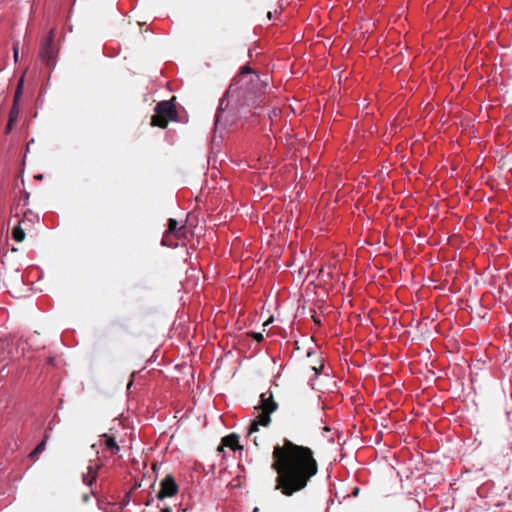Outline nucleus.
I'll return each mask as SVG.
<instances>
[{
    "label": "nucleus",
    "instance_id": "17",
    "mask_svg": "<svg viewBox=\"0 0 512 512\" xmlns=\"http://www.w3.org/2000/svg\"><path fill=\"white\" fill-rule=\"evenodd\" d=\"M256 342H261L263 340V334L262 333H257V332H252L249 334Z\"/></svg>",
    "mask_w": 512,
    "mask_h": 512
},
{
    "label": "nucleus",
    "instance_id": "18",
    "mask_svg": "<svg viewBox=\"0 0 512 512\" xmlns=\"http://www.w3.org/2000/svg\"><path fill=\"white\" fill-rule=\"evenodd\" d=\"M23 201H24L23 206L25 207L28 204V201H29V193L28 192H24V199H23Z\"/></svg>",
    "mask_w": 512,
    "mask_h": 512
},
{
    "label": "nucleus",
    "instance_id": "23",
    "mask_svg": "<svg viewBox=\"0 0 512 512\" xmlns=\"http://www.w3.org/2000/svg\"><path fill=\"white\" fill-rule=\"evenodd\" d=\"M267 16H268V18H269V19H272V17H273V16H272V12H270V11H269V12L267 13Z\"/></svg>",
    "mask_w": 512,
    "mask_h": 512
},
{
    "label": "nucleus",
    "instance_id": "24",
    "mask_svg": "<svg viewBox=\"0 0 512 512\" xmlns=\"http://www.w3.org/2000/svg\"><path fill=\"white\" fill-rule=\"evenodd\" d=\"M271 320H272V318H270L268 321L264 322L263 326H267Z\"/></svg>",
    "mask_w": 512,
    "mask_h": 512
},
{
    "label": "nucleus",
    "instance_id": "15",
    "mask_svg": "<svg viewBox=\"0 0 512 512\" xmlns=\"http://www.w3.org/2000/svg\"><path fill=\"white\" fill-rule=\"evenodd\" d=\"M23 83H24V80H23V77L19 80L18 82V85H17V88H16V91H15V94H14V99L13 101H16V105H18V102H19V99L22 95V90H23Z\"/></svg>",
    "mask_w": 512,
    "mask_h": 512
},
{
    "label": "nucleus",
    "instance_id": "12",
    "mask_svg": "<svg viewBox=\"0 0 512 512\" xmlns=\"http://www.w3.org/2000/svg\"><path fill=\"white\" fill-rule=\"evenodd\" d=\"M98 468H99L98 465H96V466L89 465L87 467V472L83 473V476H82L83 482L85 484H87L88 486H91L96 481Z\"/></svg>",
    "mask_w": 512,
    "mask_h": 512
},
{
    "label": "nucleus",
    "instance_id": "22",
    "mask_svg": "<svg viewBox=\"0 0 512 512\" xmlns=\"http://www.w3.org/2000/svg\"><path fill=\"white\" fill-rule=\"evenodd\" d=\"M48 363L54 365V358H49Z\"/></svg>",
    "mask_w": 512,
    "mask_h": 512
},
{
    "label": "nucleus",
    "instance_id": "3",
    "mask_svg": "<svg viewBox=\"0 0 512 512\" xmlns=\"http://www.w3.org/2000/svg\"><path fill=\"white\" fill-rule=\"evenodd\" d=\"M278 408L277 402L273 398L271 391L263 392L260 395V403L255 406V410L258 412L256 418L251 422L248 431V438L258 447L260 446L262 439L259 438L256 433L259 431V427H268L271 423V414Z\"/></svg>",
    "mask_w": 512,
    "mask_h": 512
},
{
    "label": "nucleus",
    "instance_id": "5",
    "mask_svg": "<svg viewBox=\"0 0 512 512\" xmlns=\"http://www.w3.org/2000/svg\"><path fill=\"white\" fill-rule=\"evenodd\" d=\"M22 218L18 219L19 213L16 212L14 217L16 218V223L12 229V238L17 242H22L25 238V231L31 230L33 225L39 221L38 214L34 213L30 209H26L22 211Z\"/></svg>",
    "mask_w": 512,
    "mask_h": 512
},
{
    "label": "nucleus",
    "instance_id": "16",
    "mask_svg": "<svg viewBox=\"0 0 512 512\" xmlns=\"http://www.w3.org/2000/svg\"><path fill=\"white\" fill-rule=\"evenodd\" d=\"M18 56H19V42L17 41L13 44V57H14L15 62L18 61Z\"/></svg>",
    "mask_w": 512,
    "mask_h": 512
},
{
    "label": "nucleus",
    "instance_id": "27",
    "mask_svg": "<svg viewBox=\"0 0 512 512\" xmlns=\"http://www.w3.org/2000/svg\"><path fill=\"white\" fill-rule=\"evenodd\" d=\"M167 243H172V242L170 241V237H168V238H167Z\"/></svg>",
    "mask_w": 512,
    "mask_h": 512
},
{
    "label": "nucleus",
    "instance_id": "25",
    "mask_svg": "<svg viewBox=\"0 0 512 512\" xmlns=\"http://www.w3.org/2000/svg\"><path fill=\"white\" fill-rule=\"evenodd\" d=\"M253 512H259V508H258V507H255V508L253 509Z\"/></svg>",
    "mask_w": 512,
    "mask_h": 512
},
{
    "label": "nucleus",
    "instance_id": "19",
    "mask_svg": "<svg viewBox=\"0 0 512 512\" xmlns=\"http://www.w3.org/2000/svg\"><path fill=\"white\" fill-rule=\"evenodd\" d=\"M312 319H313V321H314V323H315V324H317V325H321V321H320V319H319L318 317H316V316H312Z\"/></svg>",
    "mask_w": 512,
    "mask_h": 512
},
{
    "label": "nucleus",
    "instance_id": "2",
    "mask_svg": "<svg viewBox=\"0 0 512 512\" xmlns=\"http://www.w3.org/2000/svg\"><path fill=\"white\" fill-rule=\"evenodd\" d=\"M267 85V81L262 80L249 65L243 66L220 101L215 116L216 124L221 122L229 106L238 113L244 107L261 105L264 102L263 94Z\"/></svg>",
    "mask_w": 512,
    "mask_h": 512
},
{
    "label": "nucleus",
    "instance_id": "21",
    "mask_svg": "<svg viewBox=\"0 0 512 512\" xmlns=\"http://www.w3.org/2000/svg\"><path fill=\"white\" fill-rule=\"evenodd\" d=\"M161 512H172L169 507L163 508Z\"/></svg>",
    "mask_w": 512,
    "mask_h": 512
},
{
    "label": "nucleus",
    "instance_id": "8",
    "mask_svg": "<svg viewBox=\"0 0 512 512\" xmlns=\"http://www.w3.org/2000/svg\"><path fill=\"white\" fill-rule=\"evenodd\" d=\"M186 227L185 225L178 227V222L176 219L170 218L168 221V229L164 233V236L162 238V245L173 247L175 244L173 243H167V238L173 234L177 238H181L185 236Z\"/></svg>",
    "mask_w": 512,
    "mask_h": 512
},
{
    "label": "nucleus",
    "instance_id": "13",
    "mask_svg": "<svg viewBox=\"0 0 512 512\" xmlns=\"http://www.w3.org/2000/svg\"><path fill=\"white\" fill-rule=\"evenodd\" d=\"M102 438H104V445L107 450H109L113 455H116L120 451V447L115 441L113 436H109L107 434H103Z\"/></svg>",
    "mask_w": 512,
    "mask_h": 512
},
{
    "label": "nucleus",
    "instance_id": "11",
    "mask_svg": "<svg viewBox=\"0 0 512 512\" xmlns=\"http://www.w3.org/2000/svg\"><path fill=\"white\" fill-rule=\"evenodd\" d=\"M19 114H20L19 106L16 105V101H13V105L9 112L8 123L5 127V134H9L12 131L14 124L18 121Z\"/></svg>",
    "mask_w": 512,
    "mask_h": 512
},
{
    "label": "nucleus",
    "instance_id": "10",
    "mask_svg": "<svg viewBox=\"0 0 512 512\" xmlns=\"http://www.w3.org/2000/svg\"><path fill=\"white\" fill-rule=\"evenodd\" d=\"M223 447H229L233 451L237 449H242V446L239 444V436L235 433H232L223 437L221 445L218 447V450L223 451Z\"/></svg>",
    "mask_w": 512,
    "mask_h": 512
},
{
    "label": "nucleus",
    "instance_id": "9",
    "mask_svg": "<svg viewBox=\"0 0 512 512\" xmlns=\"http://www.w3.org/2000/svg\"><path fill=\"white\" fill-rule=\"evenodd\" d=\"M128 328L125 323L115 320L112 321L107 331V337L111 341H120L125 334H127Z\"/></svg>",
    "mask_w": 512,
    "mask_h": 512
},
{
    "label": "nucleus",
    "instance_id": "4",
    "mask_svg": "<svg viewBox=\"0 0 512 512\" xmlns=\"http://www.w3.org/2000/svg\"><path fill=\"white\" fill-rule=\"evenodd\" d=\"M175 99V97H172L168 101H160L156 104L155 114L151 117L150 122L152 126L165 129L170 121L177 120L178 112L174 104Z\"/></svg>",
    "mask_w": 512,
    "mask_h": 512
},
{
    "label": "nucleus",
    "instance_id": "6",
    "mask_svg": "<svg viewBox=\"0 0 512 512\" xmlns=\"http://www.w3.org/2000/svg\"><path fill=\"white\" fill-rule=\"evenodd\" d=\"M55 29L49 31L48 36L42 40L40 48V59L48 67H54L56 64V58L58 54V48L54 43Z\"/></svg>",
    "mask_w": 512,
    "mask_h": 512
},
{
    "label": "nucleus",
    "instance_id": "20",
    "mask_svg": "<svg viewBox=\"0 0 512 512\" xmlns=\"http://www.w3.org/2000/svg\"><path fill=\"white\" fill-rule=\"evenodd\" d=\"M83 501H84V502H88V501H89V495H88V494H85V495L83 496Z\"/></svg>",
    "mask_w": 512,
    "mask_h": 512
},
{
    "label": "nucleus",
    "instance_id": "14",
    "mask_svg": "<svg viewBox=\"0 0 512 512\" xmlns=\"http://www.w3.org/2000/svg\"><path fill=\"white\" fill-rule=\"evenodd\" d=\"M48 438L47 433L44 436V439L35 447V449L30 453V457L34 458L38 454L42 453L46 447V440Z\"/></svg>",
    "mask_w": 512,
    "mask_h": 512
},
{
    "label": "nucleus",
    "instance_id": "7",
    "mask_svg": "<svg viewBox=\"0 0 512 512\" xmlns=\"http://www.w3.org/2000/svg\"><path fill=\"white\" fill-rule=\"evenodd\" d=\"M179 491L178 485L171 474L166 475L160 483V491L157 498L163 500L167 497L175 496Z\"/></svg>",
    "mask_w": 512,
    "mask_h": 512
},
{
    "label": "nucleus",
    "instance_id": "1",
    "mask_svg": "<svg viewBox=\"0 0 512 512\" xmlns=\"http://www.w3.org/2000/svg\"><path fill=\"white\" fill-rule=\"evenodd\" d=\"M271 468L276 473L275 489L291 497L308 486L318 473V462L310 447L283 438L273 448Z\"/></svg>",
    "mask_w": 512,
    "mask_h": 512
},
{
    "label": "nucleus",
    "instance_id": "26",
    "mask_svg": "<svg viewBox=\"0 0 512 512\" xmlns=\"http://www.w3.org/2000/svg\"><path fill=\"white\" fill-rule=\"evenodd\" d=\"M36 179H42V175L35 176Z\"/></svg>",
    "mask_w": 512,
    "mask_h": 512
}]
</instances>
